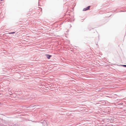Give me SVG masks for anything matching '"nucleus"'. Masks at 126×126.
Wrapping results in <instances>:
<instances>
[{"mask_svg": "<svg viewBox=\"0 0 126 126\" xmlns=\"http://www.w3.org/2000/svg\"><path fill=\"white\" fill-rule=\"evenodd\" d=\"M10 94H12L11 93H10Z\"/></svg>", "mask_w": 126, "mask_h": 126, "instance_id": "obj_6", "label": "nucleus"}, {"mask_svg": "<svg viewBox=\"0 0 126 126\" xmlns=\"http://www.w3.org/2000/svg\"><path fill=\"white\" fill-rule=\"evenodd\" d=\"M45 121H41V123H44V122Z\"/></svg>", "mask_w": 126, "mask_h": 126, "instance_id": "obj_4", "label": "nucleus"}, {"mask_svg": "<svg viewBox=\"0 0 126 126\" xmlns=\"http://www.w3.org/2000/svg\"><path fill=\"white\" fill-rule=\"evenodd\" d=\"M10 94H12L11 93H10Z\"/></svg>", "mask_w": 126, "mask_h": 126, "instance_id": "obj_7", "label": "nucleus"}, {"mask_svg": "<svg viewBox=\"0 0 126 126\" xmlns=\"http://www.w3.org/2000/svg\"><path fill=\"white\" fill-rule=\"evenodd\" d=\"M15 33V32H9V34H13Z\"/></svg>", "mask_w": 126, "mask_h": 126, "instance_id": "obj_3", "label": "nucleus"}, {"mask_svg": "<svg viewBox=\"0 0 126 126\" xmlns=\"http://www.w3.org/2000/svg\"><path fill=\"white\" fill-rule=\"evenodd\" d=\"M122 66L123 67H126V65H123Z\"/></svg>", "mask_w": 126, "mask_h": 126, "instance_id": "obj_5", "label": "nucleus"}, {"mask_svg": "<svg viewBox=\"0 0 126 126\" xmlns=\"http://www.w3.org/2000/svg\"><path fill=\"white\" fill-rule=\"evenodd\" d=\"M90 6H89L86 8H84L83 9V11H86L87 10L89 9L90 8Z\"/></svg>", "mask_w": 126, "mask_h": 126, "instance_id": "obj_1", "label": "nucleus"}, {"mask_svg": "<svg viewBox=\"0 0 126 126\" xmlns=\"http://www.w3.org/2000/svg\"><path fill=\"white\" fill-rule=\"evenodd\" d=\"M45 55L46 56L47 58L48 59H50V57L52 56L51 55H49L48 54H46Z\"/></svg>", "mask_w": 126, "mask_h": 126, "instance_id": "obj_2", "label": "nucleus"}]
</instances>
